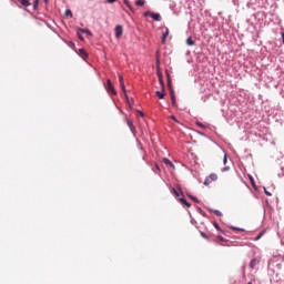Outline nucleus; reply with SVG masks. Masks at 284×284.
<instances>
[{
	"label": "nucleus",
	"mask_w": 284,
	"mask_h": 284,
	"mask_svg": "<svg viewBox=\"0 0 284 284\" xmlns=\"http://www.w3.org/2000/svg\"><path fill=\"white\" fill-rule=\"evenodd\" d=\"M44 3H48V0H43Z\"/></svg>",
	"instance_id": "obj_43"
},
{
	"label": "nucleus",
	"mask_w": 284,
	"mask_h": 284,
	"mask_svg": "<svg viewBox=\"0 0 284 284\" xmlns=\"http://www.w3.org/2000/svg\"><path fill=\"white\" fill-rule=\"evenodd\" d=\"M264 232H261L255 239L254 241H260L261 240V236H263Z\"/></svg>",
	"instance_id": "obj_33"
},
{
	"label": "nucleus",
	"mask_w": 284,
	"mask_h": 284,
	"mask_svg": "<svg viewBox=\"0 0 284 284\" xmlns=\"http://www.w3.org/2000/svg\"><path fill=\"white\" fill-rule=\"evenodd\" d=\"M106 3H116V0H106Z\"/></svg>",
	"instance_id": "obj_39"
},
{
	"label": "nucleus",
	"mask_w": 284,
	"mask_h": 284,
	"mask_svg": "<svg viewBox=\"0 0 284 284\" xmlns=\"http://www.w3.org/2000/svg\"><path fill=\"white\" fill-rule=\"evenodd\" d=\"M171 119H172V121H174L175 123H179V120L176 119V116L171 115Z\"/></svg>",
	"instance_id": "obj_35"
},
{
	"label": "nucleus",
	"mask_w": 284,
	"mask_h": 284,
	"mask_svg": "<svg viewBox=\"0 0 284 284\" xmlns=\"http://www.w3.org/2000/svg\"><path fill=\"white\" fill-rule=\"evenodd\" d=\"M202 239H205L206 241H210V236L205 234V232H200Z\"/></svg>",
	"instance_id": "obj_27"
},
{
	"label": "nucleus",
	"mask_w": 284,
	"mask_h": 284,
	"mask_svg": "<svg viewBox=\"0 0 284 284\" xmlns=\"http://www.w3.org/2000/svg\"><path fill=\"white\" fill-rule=\"evenodd\" d=\"M79 55L82 57V59H88V51H85V49H79Z\"/></svg>",
	"instance_id": "obj_15"
},
{
	"label": "nucleus",
	"mask_w": 284,
	"mask_h": 284,
	"mask_svg": "<svg viewBox=\"0 0 284 284\" xmlns=\"http://www.w3.org/2000/svg\"><path fill=\"white\" fill-rule=\"evenodd\" d=\"M210 183H212L211 179L207 176L204 180V185H210Z\"/></svg>",
	"instance_id": "obj_30"
},
{
	"label": "nucleus",
	"mask_w": 284,
	"mask_h": 284,
	"mask_svg": "<svg viewBox=\"0 0 284 284\" xmlns=\"http://www.w3.org/2000/svg\"><path fill=\"white\" fill-rule=\"evenodd\" d=\"M168 79V88L170 90L171 103L173 108H176V95L174 94V89H172V79H170V72L165 71Z\"/></svg>",
	"instance_id": "obj_1"
},
{
	"label": "nucleus",
	"mask_w": 284,
	"mask_h": 284,
	"mask_svg": "<svg viewBox=\"0 0 284 284\" xmlns=\"http://www.w3.org/2000/svg\"><path fill=\"white\" fill-rule=\"evenodd\" d=\"M247 284H252V283H247Z\"/></svg>",
	"instance_id": "obj_45"
},
{
	"label": "nucleus",
	"mask_w": 284,
	"mask_h": 284,
	"mask_svg": "<svg viewBox=\"0 0 284 284\" xmlns=\"http://www.w3.org/2000/svg\"><path fill=\"white\" fill-rule=\"evenodd\" d=\"M19 3H21V6H23L24 8H29V6H31L30 0H18Z\"/></svg>",
	"instance_id": "obj_16"
},
{
	"label": "nucleus",
	"mask_w": 284,
	"mask_h": 284,
	"mask_svg": "<svg viewBox=\"0 0 284 284\" xmlns=\"http://www.w3.org/2000/svg\"><path fill=\"white\" fill-rule=\"evenodd\" d=\"M258 263H261V260L258 257H254L253 260H251V262H250L251 270H255L256 265H258Z\"/></svg>",
	"instance_id": "obj_6"
},
{
	"label": "nucleus",
	"mask_w": 284,
	"mask_h": 284,
	"mask_svg": "<svg viewBox=\"0 0 284 284\" xmlns=\"http://www.w3.org/2000/svg\"><path fill=\"white\" fill-rule=\"evenodd\" d=\"M114 34L115 39H120L123 36V27L120 24L115 26Z\"/></svg>",
	"instance_id": "obj_4"
},
{
	"label": "nucleus",
	"mask_w": 284,
	"mask_h": 284,
	"mask_svg": "<svg viewBox=\"0 0 284 284\" xmlns=\"http://www.w3.org/2000/svg\"><path fill=\"white\" fill-rule=\"evenodd\" d=\"M189 199H191V201H194V203H201V201H199V197L192 195V194H187Z\"/></svg>",
	"instance_id": "obj_20"
},
{
	"label": "nucleus",
	"mask_w": 284,
	"mask_h": 284,
	"mask_svg": "<svg viewBox=\"0 0 284 284\" xmlns=\"http://www.w3.org/2000/svg\"><path fill=\"white\" fill-rule=\"evenodd\" d=\"M135 6H138V8H142V6H145V0H135Z\"/></svg>",
	"instance_id": "obj_19"
},
{
	"label": "nucleus",
	"mask_w": 284,
	"mask_h": 284,
	"mask_svg": "<svg viewBox=\"0 0 284 284\" xmlns=\"http://www.w3.org/2000/svg\"><path fill=\"white\" fill-rule=\"evenodd\" d=\"M70 48H74V43L73 42H70Z\"/></svg>",
	"instance_id": "obj_42"
},
{
	"label": "nucleus",
	"mask_w": 284,
	"mask_h": 284,
	"mask_svg": "<svg viewBox=\"0 0 284 284\" xmlns=\"http://www.w3.org/2000/svg\"><path fill=\"white\" fill-rule=\"evenodd\" d=\"M78 32H81V34H88V37H92V31H90L89 29L78 28Z\"/></svg>",
	"instance_id": "obj_11"
},
{
	"label": "nucleus",
	"mask_w": 284,
	"mask_h": 284,
	"mask_svg": "<svg viewBox=\"0 0 284 284\" xmlns=\"http://www.w3.org/2000/svg\"><path fill=\"white\" fill-rule=\"evenodd\" d=\"M151 19H153V21H161V13L151 12Z\"/></svg>",
	"instance_id": "obj_10"
},
{
	"label": "nucleus",
	"mask_w": 284,
	"mask_h": 284,
	"mask_svg": "<svg viewBox=\"0 0 284 284\" xmlns=\"http://www.w3.org/2000/svg\"><path fill=\"white\" fill-rule=\"evenodd\" d=\"M191 223H194V220H191Z\"/></svg>",
	"instance_id": "obj_44"
},
{
	"label": "nucleus",
	"mask_w": 284,
	"mask_h": 284,
	"mask_svg": "<svg viewBox=\"0 0 284 284\" xmlns=\"http://www.w3.org/2000/svg\"><path fill=\"white\" fill-rule=\"evenodd\" d=\"M229 170H230V166H224V168L222 169V172H229Z\"/></svg>",
	"instance_id": "obj_36"
},
{
	"label": "nucleus",
	"mask_w": 284,
	"mask_h": 284,
	"mask_svg": "<svg viewBox=\"0 0 284 284\" xmlns=\"http://www.w3.org/2000/svg\"><path fill=\"white\" fill-rule=\"evenodd\" d=\"M213 226L215 227V230H217V232H221L222 234H225V231H223V230L221 229V226L219 225V223L213 222Z\"/></svg>",
	"instance_id": "obj_18"
},
{
	"label": "nucleus",
	"mask_w": 284,
	"mask_h": 284,
	"mask_svg": "<svg viewBox=\"0 0 284 284\" xmlns=\"http://www.w3.org/2000/svg\"><path fill=\"white\" fill-rule=\"evenodd\" d=\"M179 201L181 202L182 205L186 207H192V204L187 202V200L185 199V195H182V197H180Z\"/></svg>",
	"instance_id": "obj_9"
},
{
	"label": "nucleus",
	"mask_w": 284,
	"mask_h": 284,
	"mask_svg": "<svg viewBox=\"0 0 284 284\" xmlns=\"http://www.w3.org/2000/svg\"><path fill=\"white\" fill-rule=\"evenodd\" d=\"M169 36H170V29L165 27V32L161 37V43H165Z\"/></svg>",
	"instance_id": "obj_7"
},
{
	"label": "nucleus",
	"mask_w": 284,
	"mask_h": 284,
	"mask_svg": "<svg viewBox=\"0 0 284 284\" xmlns=\"http://www.w3.org/2000/svg\"><path fill=\"white\" fill-rule=\"evenodd\" d=\"M105 90H106V92H111V94H116V90L114 89V85L112 84V80H110V79L106 80Z\"/></svg>",
	"instance_id": "obj_3"
},
{
	"label": "nucleus",
	"mask_w": 284,
	"mask_h": 284,
	"mask_svg": "<svg viewBox=\"0 0 284 284\" xmlns=\"http://www.w3.org/2000/svg\"><path fill=\"white\" fill-rule=\"evenodd\" d=\"M186 44H187V45H195V42H194V40H192V38L190 37V38L186 39Z\"/></svg>",
	"instance_id": "obj_24"
},
{
	"label": "nucleus",
	"mask_w": 284,
	"mask_h": 284,
	"mask_svg": "<svg viewBox=\"0 0 284 284\" xmlns=\"http://www.w3.org/2000/svg\"><path fill=\"white\" fill-rule=\"evenodd\" d=\"M155 95L158 99H164L165 98V89H162L161 91H155Z\"/></svg>",
	"instance_id": "obj_13"
},
{
	"label": "nucleus",
	"mask_w": 284,
	"mask_h": 284,
	"mask_svg": "<svg viewBox=\"0 0 284 284\" xmlns=\"http://www.w3.org/2000/svg\"><path fill=\"white\" fill-rule=\"evenodd\" d=\"M126 125L131 130L133 136H136V126H134V123L131 120H128Z\"/></svg>",
	"instance_id": "obj_5"
},
{
	"label": "nucleus",
	"mask_w": 284,
	"mask_h": 284,
	"mask_svg": "<svg viewBox=\"0 0 284 284\" xmlns=\"http://www.w3.org/2000/svg\"><path fill=\"white\" fill-rule=\"evenodd\" d=\"M197 212L204 217L207 216V213H205V211H203V209H201L200 206H197Z\"/></svg>",
	"instance_id": "obj_22"
},
{
	"label": "nucleus",
	"mask_w": 284,
	"mask_h": 284,
	"mask_svg": "<svg viewBox=\"0 0 284 284\" xmlns=\"http://www.w3.org/2000/svg\"><path fill=\"white\" fill-rule=\"evenodd\" d=\"M158 79H159V83H160L162 90H165V82L163 81V73L158 72Z\"/></svg>",
	"instance_id": "obj_8"
},
{
	"label": "nucleus",
	"mask_w": 284,
	"mask_h": 284,
	"mask_svg": "<svg viewBox=\"0 0 284 284\" xmlns=\"http://www.w3.org/2000/svg\"><path fill=\"white\" fill-rule=\"evenodd\" d=\"M231 230H234L236 232H245V229L236 227V226H231Z\"/></svg>",
	"instance_id": "obj_25"
},
{
	"label": "nucleus",
	"mask_w": 284,
	"mask_h": 284,
	"mask_svg": "<svg viewBox=\"0 0 284 284\" xmlns=\"http://www.w3.org/2000/svg\"><path fill=\"white\" fill-rule=\"evenodd\" d=\"M217 239L221 241V243H225V237H223V235H217Z\"/></svg>",
	"instance_id": "obj_32"
},
{
	"label": "nucleus",
	"mask_w": 284,
	"mask_h": 284,
	"mask_svg": "<svg viewBox=\"0 0 284 284\" xmlns=\"http://www.w3.org/2000/svg\"><path fill=\"white\" fill-rule=\"evenodd\" d=\"M209 212H212L213 214H215V216H223V213H221V211L219 210L209 209Z\"/></svg>",
	"instance_id": "obj_17"
},
{
	"label": "nucleus",
	"mask_w": 284,
	"mask_h": 284,
	"mask_svg": "<svg viewBox=\"0 0 284 284\" xmlns=\"http://www.w3.org/2000/svg\"><path fill=\"white\" fill-rule=\"evenodd\" d=\"M223 163H224V165L227 163V155H224Z\"/></svg>",
	"instance_id": "obj_38"
},
{
	"label": "nucleus",
	"mask_w": 284,
	"mask_h": 284,
	"mask_svg": "<svg viewBox=\"0 0 284 284\" xmlns=\"http://www.w3.org/2000/svg\"><path fill=\"white\" fill-rule=\"evenodd\" d=\"M251 184L254 189H256V183H254V178L252 175L248 176Z\"/></svg>",
	"instance_id": "obj_26"
},
{
	"label": "nucleus",
	"mask_w": 284,
	"mask_h": 284,
	"mask_svg": "<svg viewBox=\"0 0 284 284\" xmlns=\"http://www.w3.org/2000/svg\"><path fill=\"white\" fill-rule=\"evenodd\" d=\"M119 81H120V88H121L122 92H124V97H125L128 103H130V97H128V93L125 91V83L123 82V75H119Z\"/></svg>",
	"instance_id": "obj_2"
},
{
	"label": "nucleus",
	"mask_w": 284,
	"mask_h": 284,
	"mask_svg": "<svg viewBox=\"0 0 284 284\" xmlns=\"http://www.w3.org/2000/svg\"><path fill=\"white\" fill-rule=\"evenodd\" d=\"M264 194H266V196H272V192L267 191V189L264 186L263 187Z\"/></svg>",
	"instance_id": "obj_29"
},
{
	"label": "nucleus",
	"mask_w": 284,
	"mask_h": 284,
	"mask_svg": "<svg viewBox=\"0 0 284 284\" xmlns=\"http://www.w3.org/2000/svg\"><path fill=\"white\" fill-rule=\"evenodd\" d=\"M162 161H163L164 165H168L169 168H174V163H172V161H170V159L164 158Z\"/></svg>",
	"instance_id": "obj_14"
},
{
	"label": "nucleus",
	"mask_w": 284,
	"mask_h": 284,
	"mask_svg": "<svg viewBox=\"0 0 284 284\" xmlns=\"http://www.w3.org/2000/svg\"><path fill=\"white\" fill-rule=\"evenodd\" d=\"M39 8V0L33 1V10H37Z\"/></svg>",
	"instance_id": "obj_28"
},
{
	"label": "nucleus",
	"mask_w": 284,
	"mask_h": 284,
	"mask_svg": "<svg viewBox=\"0 0 284 284\" xmlns=\"http://www.w3.org/2000/svg\"><path fill=\"white\" fill-rule=\"evenodd\" d=\"M196 125H197L199 128H201L202 130H205V125H204L203 123L196 122Z\"/></svg>",
	"instance_id": "obj_31"
},
{
	"label": "nucleus",
	"mask_w": 284,
	"mask_h": 284,
	"mask_svg": "<svg viewBox=\"0 0 284 284\" xmlns=\"http://www.w3.org/2000/svg\"><path fill=\"white\" fill-rule=\"evenodd\" d=\"M139 112V114H140V116H145V113H143L142 111H138Z\"/></svg>",
	"instance_id": "obj_41"
},
{
	"label": "nucleus",
	"mask_w": 284,
	"mask_h": 284,
	"mask_svg": "<svg viewBox=\"0 0 284 284\" xmlns=\"http://www.w3.org/2000/svg\"><path fill=\"white\" fill-rule=\"evenodd\" d=\"M65 17H70V19H72L73 14H72V10L67 9L64 12Z\"/></svg>",
	"instance_id": "obj_23"
},
{
	"label": "nucleus",
	"mask_w": 284,
	"mask_h": 284,
	"mask_svg": "<svg viewBox=\"0 0 284 284\" xmlns=\"http://www.w3.org/2000/svg\"><path fill=\"white\" fill-rule=\"evenodd\" d=\"M77 37H78V39H79L80 41H84L83 36H81V33H79V31H78V33H77Z\"/></svg>",
	"instance_id": "obj_34"
},
{
	"label": "nucleus",
	"mask_w": 284,
	"mask_h": 284,
	"mask_svg": "<svg viewBox=\"0 0 284 284\" xmlns=\"http://www.w3.org/2000/svg\"><path fill=\"white\" fill-rule=\"evenodd\" d=\"M151 14H152V12H150V11L144 12V17H151Z\"/></svg>",
	"instance_id": "obj_37"
},
{
	"label": "nucleus",
	"mask_w": 284,
	"mask_h": 284,
	"mask_svg": "<svg viewBox=\"0 0 284 284\" xmlns=\"http://www.w3.org/2000/svg\"><path fill=\"white\" fill-rule=\"evenodd\" d=\"M209 179H210L211 181H217V180H219V175H216V173H211L210 176H209Z\"/></svg>",
	"instance_id": "obj_21"
},
{
	"label": "nucleus",
	"mask_w": 284,
	"mask_h": 284,
	"mask_svg": "<svg viewBox=\"0 0 284 284\" xmlns=\"http://www.w3.org/2000/svg\"><path fill=\"white\" fill-rule=\"evenodd\" d=\"M155 169L158 170V172H161V166H159V164L155 163Z\"/></svg>",
	"instance_id": "obj_40"
},
{
	"label": "nucleus",
	"mask_w": 284,
	"mask_h": 284,
	"mask_svg": "<svg viewBox=\"0 0 284 284\" xmlns=\"http://www.w3.org/2000/svg\"><path fill=\"white\" fill-rule=\"evenodd\" d=\"M172 192L175 196H183V190H181L180 186H178V190L173 187Z\"/></svg>",
	"instance_id": "obj_12"
}]
</instances>
